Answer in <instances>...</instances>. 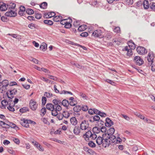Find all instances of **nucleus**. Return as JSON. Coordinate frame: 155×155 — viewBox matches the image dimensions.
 Listing matches in <instances>:
<instances>
[{"instance_id": "nucleus-1", "label": "nucleus", "mask_w": 155, "mask_h": 155, "mask_svg": "<svg viewBox=\"0 0 155 155\" xmlns=\"http://www.w3.org/2000/svg\"><path fill=\"white\" fill-rule=\"evenodd\" d=\"M83 137L86 141L89 140V138H90L92 140H95L97 137V135L94 133H92L91 131L88 130L85 134L83 135Z\"/></svg>"}, {"instance_id": "nucleus-2", "label": "nucleus", "mask_w": 155, "mask_h": 155, "mask_svg": "<svg viewBox=\"0 0 155 155\" xmlns=\"http://www.w3.org/2000/svg\"><path fill=\"white\" fill-rule=\"evenodd\" d=\"M102 30L98 29L95 30L92 33V35L95 38H102L104 37Z\"/></svg>"}, {"instance_id": "nucleus-3", "label": "nucleus", "mask_w": 155, "mask_h": 155, "mask_svg": "<svg viewBox=\"0 0 155 155\" xmlns=\"http://www.w3.org/2000/svg\"><path fill=\"white\" fill-rule=\"evenodd\" d=\"M0 84H2V86L0 88V92L2 93L4 91L5 92V90L7 89V87L9 85V82L7 80H4L0 82Z\"/></svg>"}, {"instance_id": "nucleus-4", "label": "nucleus", "mask_w": 155, "mask_h": 155, "mask_svg": "<svg viewBox=\"0 0 155 155\" xmlns=\"http://www.w3.org/2000/svg\"><path fill=\"white\" fill-rule=\"evenodd\" d=\"M89 124L88 121L84 120L82 121L80 124V128L82 130H85L87 129L88 130H90V127H89Z\"/></svg>"}, {"instance_id": "nucleus-5", "label": "nucleus", "mask_w": 155, "mask_h": 155, "mask_svg": "<svg viewBox=\"0 0 155 155\" xmlns=\"http://www.w3.org/2000/svg\"><path fill=\"white\" fill-rule=\"evenodd\" d=\"M38 104L33 99H31L29 102L30 108L33 111L35 110L37 108Z\"/></svg>"}, {"instance_id": "nucleus-6", "label": "nucleus", "mask_w": 155, "mask_h": 155, "mask_svg": "<svg viewBox=\"0 0 155 155\" xmlns=\"http://www.w3.org/2000/svg\"><path fill=\"white\" fill-rule=\"evenodd\" d=\"M5 14L6 16L14 17L17 15V14L13 10L8 9V11L6 12Z\"/></svg>"}, {"instance_id": "nucleus-7", "label": "nucleus", "mask_w": 155, "mask_h": 155, "mask_svg": "<svg viewBox=\"0 0 155 155\" xmlns=\"http://www.w3.org/2000/svg\"><path fill=\"white\" fill-rule=\"evenodd\" d=\"M107 135V133L104 134H102V137L98 136L97 138L96 142L98 145H100L102 144L104 139Z\"/></svg>"}, {"instance_id": "nucleus-8", "label": "nucleus", "mask_w": 155, "mask_h": 155, "mask_svg": "<svg viewBox=\"0 0 155 155\" xmlns=\"http://www.w3.org/2000/svg\"><path fill=\"white\" fill-rule=\"evenodd\" d=\"M111 143V141L109 140L108 138H104L102 145L103 147L106 148L108 147L110 145Z\"/></svg>"}, {"instance_id": "nucleus-9", "label": "nucleus", "mask_w": 155, "mask_h": 155, "mask_svg": "<svg viewBox=\"0 0 155 155\" xmlns=\"http://www.w3.org/2000/svg\"><path fill=\"white\" fill-rule=\"evenodd\" d=\"M136 50L137 53L140 54H144L147 52V51L145 48L142 47H137Z\"/></svg>"}, {"instance_id": "nucleus-10", "label": "nucleus", "mask_w": 155, "mask_h": 155, "mask_svg": "<svg viewBox=\"0 0 155 155\" xmlns=\"http://www.w3.org/2000/svg\"><path fill=\"white\" fill-rule=\"evenodd\" d=\"M134 60L136 62V64L139 65H142L143 63V60L139 56H135L134 58Z\"/></svg>"}, {"instance_id": "nucleus-11", "label": "nucleus", "mask_w": 155, "mask_h": 155, "mask_svg": "<svg viewBox=\"0 0 155 155\" xmlns=\"http://www.w3.org/2000/svg\"><path fill=\"white\" fill-rule=\"evenodd\" d=\"M61 109L62 108L61 106H58V108H55L54 109L51 111L52 115L54 116H57L58 114V112L60 111L61 110Z\"/></svg>"}, {"instance_id": "nucleus-12", "label": "nucleus", "mask_w": 155, "mask_h": 155, "mask_svg": "<svg viewBox=\"0 0 155 155\" xmlns=\"http://www.w3.org/2000/svg\"><path fill=\"white\" fill-rule=\"evenodd\" d=\"M154 58V55L153 53H150L148 54L147 56V59L148 62H149V65H151L153 63V60Z\"/></svg>"}, {"instance_id": "nucleus-13", "label": "nucleus", "mask_w": 155, "mask_h": 155, "mask_svg": "<svg viewBox=\"0 0 155 155\" xmlns=\"http://www.w3.org/2000/svg\"><path fill=\"white\" fill-rule=\"evenodd\" d=\"M28 122V120H25V119H23V120H21L20 123L22 126L27 128L29 127Z\"/></svg>"}, {"instance_id": "nucleus-14", "label": "nucleus", "mask_w": 155, "mask_h": 155, "mask_svg": "<svg viewBox=\"0 0 155 155\" xmlns=\"http://www.w3.org/2000/svg\"><path fill=\"white\" fill-rule=\"evenodd\" d=\"M55 15V13L53 12H46L44 14V17L46 18H51L54 16Z\"/></svg>"}, {"instance_id": "nucleus-15", "label": "nucleus", "mask_w": 155, "mask_h": 155, "mask_svg": "<svg viewBox=\"0 0 155 155\" xmlns=\"http://www.w3.org/2000/svg\"><path fill=\"white\" fill-rule=\"evenodd\" d=\"M106 122L105 123V125L106 127H110L114 124V122L109 118L107 117L106 119Z\"/></svg>"}, {"instance_id": "nucleus-16", "label": "nucleus", "mask_w": 155, "mask_h": 155, "mask_svg": "<svg viewBox=\"0 0 155 155\" xmlns=\"http://www.w3.org/2000/svg\"><path fill=\"white\" fill-rule=\"evenodd\" d=\"M8 91L10 93V95L11 96V97L12 98H13L14 95L16 94L17 92V90L15 88H11L10 89L8 90Z\"/></svg>"}, {"instance_id": "nucleus-17", "label": "nucleus", "mask_w": 155, "mask_h": 155, "mask_svg": "<svg viewBox=\"0 0 155 155\" xmlns=\"http://www.w3.org/2000/svg\"><path fill=\"white\" fill-rule=\"evenodd\" d=\"M68 99L70 101L69 103L68 102V105L69 104L71 106H75L77 103L76 101L74 100V97H70Z\"/></svg>"}, {"instance_id": "nucleus-18", "label": "nucleus", "mask_w": 155, "mask_h": 155, "mask_svg": "<svg viewBox=\"0 0 155 155\" xmlns=\"http://www.w3.org/2000/svg\"><path fill=\"white\" fill-rule=\"evenodd\" d=\"M19 11L18 12V14L20 16H23L24 12L25 11V6L21 5L19 8Z\"/></svg>"}, {"instance_id": "nucleus-19", "label": "nucleus", "mask_w": 155, "mask_h": 155, "mask_svg": "<svg viewBox=\"0 0 155 155\" xmlns=\"http://www.w3.org/2000/svg\"><path fill=\"white\" fill-rule=\"evenodd\" d=\"M8 9L7 5L3 2H2V3L0 4V10L2 11H5Z\"/></svg>"}, {"instance_id": "nucleus-20", "label": "nucleus", "mask_w": 155, "mask_h": 155, "mask_svg": "<svg viewBox=\"0 0 155 155\" xmlns=\"http://www.w3.org/2000/svg\"><path fill=\"white\" fill-rule=\"evenodd\" d=\"M128 44L130 49H134L136 47L135 45L134 42L132 41H129L128 42Z\"/></svg>"}, {"instance_id": "nucleus-21", "label": "nucleus", "mask_w": 155, "mask_h": 155, "mask_svg": "<svg viewBox=\"0 0 155 155\" xmlns=\"http://www.w3.org/2000/svg\"><path fill=\"white\" fill-rule=\"evenodd\" d=\"M46 108L47 109L52 111V110L55 108V106H54L52 104L48 103L46 105Z\"/></svg>"}, {"instance_id": "nucleus-22", "label": "nucleus", "mask_w": 155, "mask_h": 155, "mask_svg": "<svg viewBox=\"0 0 155 155\" xmlns=\"http://www.w3.org/2000/svg\"><path fill=\"white\" fill-rule=\"evenodd\" d=\"M81 129L79 127L75 126L73 130L74 133L76 135L79 134L80 133Z\"/></svg>"}, {"instance_id": "nucleus-23", "label": "nucleus", "mask_w": 155, "mask_h": 155, "mask_svg": "<svg viewBox=\"0 0 155 155\" xmlns=\"http://www.w3.org/2000/svg\"><path fill=\"white\" fill-rule=\"evenodd\" d=\"M107 138H108L109 140H110V141H111V142L113 143H115L117 140L116 137L113 135L107 136Z\"/></svg>"}, {"instance_id": "nucleus-24", "label": "nucleus", "mask_w": 155, "mask_h": 155, "mask_svg": "<svg viewBox=\"0 0 155 155\" xmlns=\"http://www.w3.org/2000/svg\"><path fill=\"white\" fill-rule=\"evenodd\" d=\"M143 7L145 9H147L149 7V3L147 0H144L143 2Z\"/></svg>"}, {"instance_id": "nucleus-25", "label": "nucleus", "mask_w": 155, "mask_h": 155, "mask_svg": "<svg viewBox=\"0 0 155 155\" xmlns=\"http://www.w3.org/2000/svg\"><path fill=\"white\" fill-rule=\"evenodd\" d=\"M65 112V111H64L63 113L61 115H58L57 116V118L59 120H61L62 119L63 117H64L66 118H68V114H64V113Z\"/></svg>"}, {"instance_id": "nucleus-26", "label": "nucleus", "mask_w": 155, "mask_h": 155, "mask_svg": "<svg viewBox=\"0 0 155 155\" xmlns=\"http://www.w3.org/2000/svg\"><path fill=\"white\" fill-rule=\"evenodd\" d=\"M1 104L2 106L1 107V108L2 109L5 108V106L7 105H8V102L5 100H3L1 102Z\"/></svg>"}, {"instance_id": "nucleus-27", "label": "nucleus", "mask_w": 155, "mask_h": 155, "mask_svg": "<svg viewBox=\"0 0 155 155\" xmlns=\"http://www.w3.org/2000/svg\"><path fill=\"white\" fill-rule=\"evenodd\" d=\"M115 129L113 127L110 128L107 130V134L108 136L113 135L115 132Z\"/></svg>"}, {"instance_id": "nucleus-28", "label": "nucleus", "mask_w": 155, "mask_h": 155, "mask_svg": "<svg viewBox=\"0 0 155 155\" xmlns=\"http://www.w3.org/2000/svg\"><path fill=\"white\" fill-rule=\"evenodd\" d=\"M63 18L61 16H56L53 18V20L55 22L60 21Z\"/></svg>"}, {"instance_id": "nucleus-29", "label": "nucleus", "mask_w": 155, "mask_h": 155, "mask_svg": "<svg viewBox=\"0 0 155 155\" xmlns=\"http://www.w3.org/2000/svg\"><path fill=\"white\" fill-rule=\"evenodd\" d=\"M16 6V4L14 3H11L10 4H7V7L8 9H14Z\"/></svg>"}, {"instance_id": "nucleus-30", "label": "nucleus", "mask_w": 155, "mask_h": 155, "mask_svg": "<svg viewBox=\"0 0 155 155\" xmlns=\"http://www.w3.org/2000/svg\"><path fill=\"white\" fill-rule=\"evenodd\" d=\"M87 26L86 25H83L80 26L78 28V30L79 31H84L86 29Z\"/></svg>"}, {"instance_id": "nucleus-31", "label": "nucleus", "mask_w": 155, "mask_h": 155, "mask_svg": "<svg viewBox=\"0 0 155 155\" xmlns=\"http://www.w3.org/2000/svg\"><path fill=\"white\" fill-rule=\"evenodd\" d=\"M47 48V45L45 43H42L40 45V48L41 50L43 51H45Z\"/></svg>"}, {"instance_id": "nucleus-32", "label": "nucleus", "mask_w": 155, "mask_h": 155, "mask_svg": "<svg viewBox=\"0 0 155 155\" xmlns=\"http://www.w3.org/2000/svg\"><path fill=\"white\" fill-rule=\"evenodd\" d=\"M70 121L71 123L74 125H76L77 123V120L75 117H71L70 120Z\"/></svg>"}, {"instance_id": "nucleus-33", "label": "nucleus", "mask_w": 155, "mask_h": 155, "mask_svg": "<svg viewBox=\"0 0 155 155\" xmlns=\"http://www.w3.org/2000/svg\"><path fill=\"white\" fill-rule=\"evenodd\" d=\"M15 106L14 104L12 103V104H10L8 105V106L7 107L8 109L10 111H15V109L13 108V107Z\"/></svg>"}, {"instance_id": "nucleus-34", "label": "nucleus", "mask_w": 155, "mask_h": 155, "mask_svg": "<svg viewBox=\"0 0 155 155\" xmlns=\"http://www.w3.org/2000/svg\"><path fill=\"white\" fill-rule=\"evenodd\" d=\"M112 36V33L110 32H107L106 33L105 38H106L107 39L109 40L110 39Z\"/></svg>"}, {"instance_id": "nucleus-35", "label": "nucleus", "mask_w": 155, "mask_h": 155, "mask_svg": "<svg viewBox=\"0 0 155 155\" xmlns=\"http://www.w3.org/2000/svg\"><path fill=\"white\" fill-rule=\"evenodd\" d=\"M43 22L45 24L48 25H52L53 24V22L50 20H45Z\"/></svg>"}, {"instance_id": "nucleus-36", "label": "nucleus", "mask_w": 155, "mask_h": 155, "mask_svg": "<svg viewBox=\"0 0 155 155\" xmlns=\"http://www.w3.org/2000/svg\"><path fill=\"white\" fill-rule=\"evenodd\" d=\"M92 131L94 133L98 134L101 131L100 128L97 127L93 128Z\"/></svg>"}, {"instance_id": "nucleus-37", "label": "nucleus", "mask_w": 155, "mask_h": 155, "mask_svg": "<svg viewBox=\"0 0 155 155\" xmlns=\"http://www.w3.org/2000/svg\"><path fill=\"white\" fill-rule=\"evenodd\" d=\"M81 106L77 105L75 106L73 108V110L74 111L78 112H79L81 110Z\"/></svg>"}, {"instance_id": "nucleus-38", "label": "nucleus", "mask_w": 155, "mask_h": 155, "mask_svg": "<svg viewBox=\"0 0 155 155\" xmlns=\"http://www.w3.org/2000/svg\"><path fill=\"white\" fill-rule=\"evenodd\" d=\"M11 127L12 128H14L15 130L19 129V128L17 125L12 122L9 123V127Z\"/></svg>"}, {"instance_id": "nucleus-39", "label": "nucleus", "mask_w": 155, "mask_h": 155, "mask_svg": "<svg viewBox=\"0 0 155 155\" xmlns=\"http://www.w3.org/2000/svg\"><path fill=\"white\" fill-rule=\"evenodd\" d=\"M47 3L46 2H44L40 5V7L41 8L45 9L47 8Z\"/></svg>"}, {"instance_id": "nucleus-40", "label": "nucleus", "mask_w": 155, "mask_h": 155, "mask_svg": "<svg viewBox=\"0 0 155 155\" xmlns=\"http://www.w3.org/2000/svg\"><path fill=\"white\" fill-rule=\"evenodd\" d=\"M28 27L31 29H34V28L38 29V26L33 23L29 24L28 25Z\"/></svg>"}, {"instance_id": "nucleus-41", "label": "nucleus", "mask_w": 155, "mask_h": 155, "mask_svg": "<svg viewBox=\"0 0 155 155\" xmlns=\"http://www.w3.org/2000/svg\"><path fill=\"white\" fill-rule=\"evenodd\" d=\"M66 20V19H62V20L60 21L61 22L60 23L62 25L65 24V25L64 26L66 28H68V22L67 21L65 22Z\"/></svg>"}, {"instance_id": "nucleus-42", "label": "nucleus", "mask_w": 155, "mask_h": 155, "mask_svg": "<svg viewBox=\"0 0 155 155\" xmlns=\"http://www.w3.org/2000/svg\"><path fill=\"white\" fill-rule=\"evenodd\" d=\"M29 111V109L28 107H25L22 108L20 109L19 111L21 113H24Z\"/></svg>"}, {"instance_id": "nucleus-43", "label": "nucleus", "mask_w": 155, "mask_h": 155, "mask_svg": "<svg viewBox=\"0 0 155 155\" xmlns=\"http://www.w3.org/2000/svg\"><path fill=\"white\" fill-rule=\"evenodd\" d=\"M68 103V101L65 99L63 100L61 103V105H63L64 107H67V108H68V106L67 104Z\"/></svg>"}, {"instance_id": "nucleus-44", "label": "nucleus", "mask_w": 155, "mask_h": 155, "mask_svg": "<svg viewBox=\"0 0 155 155\" xmlns=\"http://www.w3.org/2000/svg\"><path fill=\"white\" fill-rule=\"evenodd\" d=\"M52 102L54 104V106H55V108H57L58 107V106H61L57 102V100L56 99H54L52 101Z\"/></svg>"}, {"instance_id": "nucleus-45", "label": "nucleus", "mask_w": 155, "mask_h": 155, "mask_svg": "<svg viewBox=\"0 0 155 155\" xmlns=\"http://www.w3.org/2000/svg\"><path fill=\"white\" fill-rule=\"evenodd\" d=\"M6 94H7L8 97L9 98L8 99V105L10 103L11 104H12V103H13V100H12V98H12L11 97V96H9L8 95V92L6 93Z\"/></svg>"}, {"instance_id": "nucleus-46", "label": "nucleus", "mask_w": 155, "mask_h": 155, "mask_svg": "<svg viewBox=\"0 0 155 155\" xmlns=\"http://www.w3.org/2000/svg\"><path fill=\"white\" fill-rule=\"evenodd\" d=\"M26 12L28 15H31L34 13L33 10L31 9L27 8L26 10Z\"/></svg>"}, {"instance_id": "nucleus-47", "label": "nucleus", "mask_w": 155, "mask_h": 155, "mask_svg": "<svg viewBox=\"0 0 155 155\" xmlns=\"http://www.w3.org/2000/svg\"><path fill=\"white\" fill-rule=\"evenodd\" d=\"M79 95L81 97L84 99H87L88 97L86 95V94L82 93L80 92L79 94Z\"/></svg>"}, {"instance_id": "nucleus-48", "label": "nucleus", "mask_w": 155, "mask_h": 155, "mask_svg": "<svg viewBox=\"0 0 155 155\" xmlns=\"http://www.w3.org/2000/svg\"><path fill=\"white\" fill-rule=\"evenodd\" d=\"M81 110L84 111H87L88 110V106L86 105H83L81 106Z\"/></svg>"}, {"instance_id": "nucleus-49", "label": "nucleus", "mask_w": 155, "mask_h": 155, "mask_svg": "<svg viewBox=\"0 0 155 155\" xmlns=\"http://www.w3.org/2000/svg\"><path fill=\"white\" fill-rule=\"evenodd\" d=\"M113 30L115 32L117 33H119L120 32V28L119 27H115Z\"/></svg>"}, {"instance_id": "nucleus-50", "label": "nucleus", "mask_w": 155, "mask_h": 155, "mask_svg": "<svg viewBox=\"0 0 155 155\" xmlns=\"http://www.w3.org/2000/svg\"><path fill=\"white\" fill-rule=\"evenodd\" d=\"M88 144L90 147L93 148L95 147L96 146L95 144L91 141L89 142Z\"/></svg>"}, {"instance_id": "nucleus-51", "label": "nucleus", "mask_w": 155, "mask_h": 155, "mask_svg": "<svg viewBox=\"0 0 155 155\" xmlns=\"http://www.w3.org/2000/svg\"><path fill=\"white\" fill-rule=\"evenodd\" d=\"M44 95L46 96L48 98H49L53 96V94L48 92H45Z\"/></svg>"}, {"instance_id": "nucleus-52", "label": "nucleus", "mask_w": 155, "mask_h": 155, "mask_svg": "<svg viewBox=\"0 0 155 155\" xmlns=\"http://www.w3.org/2000/svg\"><path fill=\"white\" fill-rule=\"evenodd\" d=\"M93 122L94 121H98L100 120V117L97 115H95L93 117Z\"/></svg>"}, {"instance_id": "nucleus-53", "label": "nucleus", "mask_w": 155, "mask_h": 155, "mask_svg": "<svg viewBox=\"0 0 155 155\" xmlns=\"http://www.w3.org/2000/svg\"><path fill=\"white\" fill-rule=\"evenodd\" d=\"M47 101V99L46 97H43L42 98V105H45Z\"/></svg>"}, {"instance_id": "nucleus-54", "label": "nucleus", "mask_w": 155, "mask_h": 155, "mask_svg": "<svg viewBox=\"0 0 155 155\" xmlns=\"http://www.w3.org/2000/svg\"><path fill=\"white\" fill-rule=\"evenodd\" d=\"M35 18L38 19H40L42 17V15L41 14H35Z\"/></svg>"}, {"instance_id": "nucleus-55", "label": "nucleus", "mask_w": 155, "mask_h": 155, "mask_svg": "<svg viewBox=\"0 0 155 155\" xmlns=\"http://www.w3.org/2000/svg\"><path fill=\"white\" fill-rule=\"evenodd\" d=\"M107 130L106 128L105 127H102L100 129V131L102 133H104L105 134V132H106Z\"/></svg>"}, {"instance_id": "nucleus-56", "label": "nucleus", "mask_w": 155, "mask_h": 155, "mask_svg": "<svg viewBox=\"0 0 155 155\" xmlns=\"http://www.w3.org/2000/svg\"><path fill=\"white\" fill-rule=\"evenodd\" d=\"M152 4L150 6V9L153 11H155V3L152 2Z\"/></svg>"}, {"instance_id": "nucleus-57", "label": "nucleus", "mask_w": 155, "mask_h": 155, "mask_svg": "<svg viewBox=\"0 0 155 155\" xmlns=\"http://www.w3.org/2000/svg\"><path fill=\"white\" fill-rule=\"evenodd\" d=\"M80 25V22L79 21H74L73 23L74 26L75 27H77Z\"/></svg>"}, {"instance_id": "nucleus-58", "label": "nucleus", "mask_w": 155, "mask_h": 155, "mask_svg": "<svg viewBox=\"0 0 155 155\" xmlns=\"http://www.w3.org/2000/svg\"><path fill=\"white\" fill-rule=\"evenodd\" d=\"M41 111L42 113V116H43L45 114L46 112V110L45 108V107H43L41 109Z\"/></svg>"}, {"instance_id": "nucleus-59", "label": "nucleus", "mask_w": 155, "mask_h": 155, "mask_svg": "<svg viewBox=\"0 0 155 155\" xmlns=\"http://www.w3.org/2000/svg\"><path fill=\"white\" fill-rule=\"evenodd\" d=\"M80 35L82 37H86L88 36V33L86 32H83L81 33Z\"/></svg>"}, {"instance_id": "nucleus-60", "label": "nucleus", "mask_w": 155, "mask_h": 155, "mask_svg": "<svg viewBox=\"0 0 155 155\" xmlns=\"http://www.w3.org/2000/svg\"><path fill=\"white\" fill-rule=\"evenodd\" d=\"M127 4L128 5H132L134 2V0H127Z\"/></svg>"}, {"instance_id": "nucleus-61", "label": "nucleus", "mask_w": 155, "mask_h": 155, "mask_svg": "<svg viewBox=\"0 0 155 155\" xmlns=\"http://www.w3.org/2000/svg\"><path fill=\"white\" fill-rule=\"evenodd\" d=\"M132 49H130L129 50L127 51V55L128 56H130L132 54Z\"/></svg>"}, {"instance_id": "nucleus-62", "label": "nucleus", "mask_w": 155, "mask_h": 155, "mask_svg": "<svg viewBox=\"0 0 155 155\" xmlns=\"http://www.w3.org/2000/svg\"><path fill=\"white\" fill-rule=\"evenodd\" d=\"M13 140L15 143L17 144H18L20 143V140L18 138H14Z\"/></svg>"}, {"instance_id": "nucleus-63", "label": "nucleus", "mask_w": 155, "mask_h": 155, "mask_svg": "<svg viewBox=\"0 0 155 155\" xmlns=\"http://www.w3.org/2000/svg\"><path fill=\"white\" fill-rule=\"evenodd\" d=\"M1 20L3 22H7L8 21V19L7 17L2 16L1 17Z\"/></svg>"}, {"instance_id": "nucleus-64", "label": "nucleus", "mask_w": 155, "mask_h": 155, "mask_svg": "<svg viewBox=\"0 0 155 155\" xmlns=\"http://www.w3.org/2000/svg\"><path fill=\"white\" fill-rule=\"evenodd\" d=\"M22 86L25 89L28 90L29 89L30 85L29 84H22Z\"/></svg>"}]
</instances>
